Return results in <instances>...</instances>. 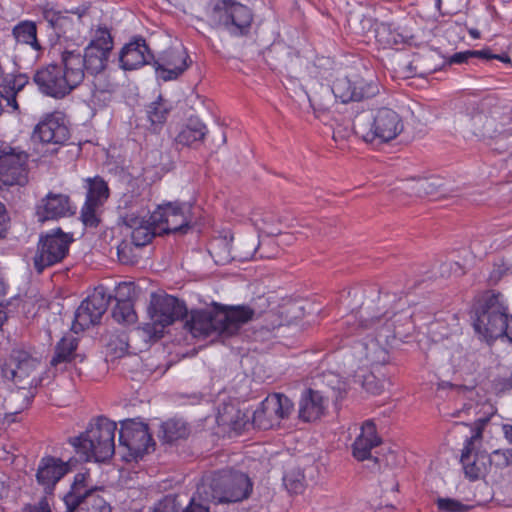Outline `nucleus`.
Segmentation results:
<instances>
[{
	"label": "nucleus",
	"mask_w": 512,
	"mask_h": 512,
	"mask_svg": "<svg viewBox=\"0 0 512 512\" xmlns=\"http://www.w3.org/2000/svg\"><path fill=\"white\" fill-rule=\"evenodd\" d=\"M188 207L182 203H165L159 205L152 213L144 201L137 202L123 216L134 246L148 244L156 234L176 232L187 226Z\"/></svg>",
	"instance_id": "f257e3e1"
},
{
	"label": "nucleus",
	"mask_w": 512,
	"mask_h": 512,
	"mask_svg": "<svg viewBox=\"0 0 512 512\" xmlns=\"http://www.w3.org/2000/svg\"><path fill=\"white\" fill-rule=\"evenodd\" d=\"M292 401L285 395L274 393L268 395L253 412L251 421L246 412L229 403L219 408L216 421L223 427L224 433L236 434L247 429L250 425L258 429H271L280 424L293 411Z\"/></svg>",
	"instance_id": "f03ea898"
},
{
	"label": "nucleus",
	"mask_w": 512,
	"mask_h": 512,
	"mask_svg": "<svg viewBox=\"0 0 512 512\" xmlns=\"http://www.w3.org/2000/svg\"><path fill=\"white\" fill-rule=\"evenodd\" d=\"M406 306L407 301L399 299L394 307L384 312L361 310L358 327L366 333L364 341L373 339L387 348L395 339L406 338L414 330L412 311Z\"/></svg>",
	"instance_id": "7ed1b4c3"
},
{
	"label": "nucleus",
	"mask_w": 512,
	"mask_h": 512,
	"mask_svg": "<svg viewBox=\"0 0 512 512\" xmlns=\"http://www.w3.org/2000/svg\"><path fill=\"white\" fill-rule=\"evenodd\" d=\"M39 363L35 358L23 351H14L9 360L1 367L2 377L13 380L21 386L12 391L4 400V419L8 423L17 421V415L30 405V397L26 393L29 388L42 385L43 378L32 376Z\"/></svg>",
	"instance_id": "20e7f679"
},
{
	"label": "nucleus",
	"mask_w": 512,
	"mask_h": 512,
	"mask_svg": "<svg viewBox=\"0 0 512 512\" xmlns=\"http://www.w3.org/2000/svg\"><path fill=\"white\" fill-rule=\"evenodd\" d=\"M83 79L82 56L76 50H65L61 56V65H48L34 75L39 90L57 99L68 95Z\"/></svg>",
	"instance_id": "39448f33"
},
{
	"label": "nucleus",
	"mask_w": 512,
	"mask_h": 512,
	"mask_svg": "<svg viewBox=\"0 0 512 512\" xmlns=\"http://www.w3.org/2000/svg\"><path fill=\"white\" fill-rule=\"evenodd\" d=\"M388 361L387 348L371 339L354 344L351 354L347 356L346 365L353 374L355 382L359 383L367 392L378 395L384 390L385 382L377 378L372 370Z\"/></svg>",
	"instance_id": "423d86ee"
},
{
	"label": "nucleus",
	"mask_w": 512,
	"mask_h": 512,
	"mask_svg": "<svg viewBox=\"0 0 512 512\" xmlns=\"http://www.w3.org/2000/svg\"><path fill=\"white\" fill-rule=\"evenodd\" d=\"M116 423L106 417L91 421L81 435L71 438L75 452L84 461L104 462L115 452Z\"/></svg>",
	"instance_id": "0eeeda50"
},
{
	"label": "nucleus",
	"mask_w": 512,
	"mask_h": 512,
	"mask_svg": "<svg viewBox=\"0 0 512 512\" xmlns=\"http://www.w3.org/2000/svg\"><path fill=\"white\" fill-rule=\"evenodd\" d=\"M251 490L252 483L246 474L221 471L204 476L196 493L203 501L228 503L247 498Z\"/></svg>",
	"instance_id": "6e6552de"
},
{
	"label": "nucleus",
	"mask_w": 512,
	"mask_h": 512,
	"mask_svg": "<svg viewBox=\"0 0 512 512\" xmlns=\"http://www.w3.org/2000/svg\"><path fill=\"white\" fill-rule=\"evenodd\" d=\"M403 129L404 124L400 115L387 107L363 111L356 116L353 124L355 134L367 143L389 142Z\"/></svg>",
	"instance_id": "1a4fd4ad"
},
{
	"label": "nucleus",
	"mask_w": 512,
	"mask_h": 512,
	"mask_svg": "<svg viewBox=\"0 0 512 512\" xmlns=\"http://www.w3.org/2000/svg\"><path fill=\"white\" fill-rule=\"evenodd\" d=\"M510 116L500 107L473 112L466 118V126L471 133L483 141H494L496 150H507L512 147V132L506 126Z\"/></svg>",
	"instance_id": "9d476101"
},
{
	"label": "nucleus",
	"mask_w": 512,
	"mask_h": 512,
	"mask_svg": "<svg viewBox=\"0 0 512 512\" xmlns=\"http://www.w3.org/2000/svg\"><path fill=\"white\" fill-rule=\"evenodd\" d=\"M186 312V307L177 298L165 293H153L147 308L149 322L142 327L143 333L149 339L162 337L166 327L180 319Z\"/></svg>",
	"instance_id": "9b49d317"
},
{
	"label": "nucleus",
	"mask_w": 512,
	"mask_h": 512,
	"mask_svg": "<svg viewBox=\"0 0 512 512\" xmlns=\"http://www.w3.org/2000/svg\"><path fill=\"white\" fill-rule=\"evenodd\" d=\"M506 308L498 302L495 296L490 297L475 312L473 327L480 338L486 342H492L504 337L505 325H507Z\"/></svg>",
	"instance_id": "f8f14e48"
},
{
	"label": "nucleus",
	"mask_w": 512,
	"mask_h": 512,
	"mask_svg": "<svg viewBox=\"0 0 512 512\" xmlns=\"http://www.w3.org/2000/svg\"><path fill=\"white\" fill-rule=\"evenodd\" d=\"M88 480L87 472L75 475L70 491L63 498L66 512H72L84 499H87L86 506L80 512H111V507L102 497L92 494L94 486L89 485Z\"/></svg>",
	"instance_id": "ddd939ff"
},
{
	"label": "nucleus",
	"mask_w": 512,
	"mask_h": 512,
	"mask_svg": "<svg viewBox=\"0 0 512 512\" xmlns=\"http://www.w3.org/2000/svg\"><path fill=\"white\" fill-rule=\"evenodd\" d=\"M487 419H479L473 429L472 435L465 441L460 462L464 473L470 479H478L487 471L488 455L480 449L482 429Z\"/></svg>",
	"instance_id": "4468645a"
},
{
	"label": "nucleus",
	"mask_w": 512,
	"mask_h": 512,
	"mask_svg": "<svg viewBox=\"0 0 512 512\" xmlns=\"http://www.w3.org/2000/svg\"><path fill=\"white\" fill-rule=\"evenodd\" d=\"M72 241L73 238L60 229L42 236L34 256L35 269L40 273L45 268L62 261Z\"/></svg>",
	"instance_id": "2eb2a0df"
},
{
	"label": "nucleus",
	"mask_w": 512,
	"mask_h": 512,
	"mask_svg": "<svg viewBox=\"0 0 512 512\" xmlns=\"http://www.w3.org/2000/svg\"><path fill=\"white\" fill-rule=\"evenodd\" d=\"M113 49V38L106 27H97L92 30L91 39L82 56L83 71L86 69L91 74L102 72L108 63Z\"/></svg>",
	"instance_id": "dca6fc26"
},
{
	"label": "nucleus",
	"mask_w": 512,
	"mask_h": 512,
	"mask_svg": "<svg viewBox=\"0 0 512 512\" xmlns=\"http://www.w3.org/2000/svg\"><path fill=\"white\" fill-rule=\"evenodd\" d=\"M109 304L103 288L95 289L80 304L75 312L72 330L75 333L83 332L100 323Z\"/></svg>",
	"instance_id": "f3484780"
},
{
	"label": "nucleus",
	"mask_w": 512,
	"mask_h": 512,
	"mask_svg": "<svg viewBox=\"0 0 512 512\" xmlns=\"http://www.w3.org/2000/svg\"><path fill=\"white\" fill-rule=\"evenodd\" d=\"M219 305L213 303L203 309L192 310L185 323L186 329L194 338L224 336L225 326L218 319Z\"/></svg>",
	"instance_id": "a211bd4d"
},
{
	"label": "nucleus",
	"mask_w": 512,
	"mask_h": 512,
	"mask_svg": "<svg viewBox=\"0 0 512 512\" xmlns=\"http://www.w3.org/2000/svg\"><path fill=\"white\" fill-rule=\"evenodd\" d=\"M119 442L129 450L130 456L133 458L147 453L154 445L148 426L134 419L122 422Z\"/></svg>",
	"instance_id": "6ab92c4d"
},
{
	"label": "nucleus",
	"mask_w": 512,
	"mask_h": 512,
	"mask_svg": "<svg viewBox=\"0 0 512 512\" xmlns=\"http://www.w3.org/2000/svg\"><path fill=\"white\" fill-rule=\"evenodd\" d=\"M27 154L10 149L0 154V189L3 186L23 185L27 181Z\"/></svg>",
	"instance_id": "aec40b11"
},
{
	"label": "nucleus",
	"mask_w": 512,
	"mask_h": 512,
	"mask_svg": "<svg viewBox=\"0 0 512 512\" xmlns=\"http://www.w3.org/2000/svg\"><path fill=\"white\" fill-rule=\"evenodd\" d=\"M188 58L181 45L163 51L154 62L157 77L164 81L176 79L187 69Z\"/></svg>",
	"instance_id": "412c9836"
},
{
	"label": "nucleus",
	"mask_w": 512,
	"mask_h": 512,
	"mask_svg": "<svg viewBox=\"0 0 512 512\" xmlns=\"http://www.w3.org/2000/svg\"><path fill=\"white\" fill-rule=\"evenodd\" d=\"M32 138L43 144H63L69 138V130L63 115L54 112L46 115L35 127Z\"/></svg>",
	"instance_id": "4be33fe9"
},
{
	"label": "nucleus",
	"mask_w": 512,
	"mask_h": 512,
	"mask_svg": "<svg viewBox=\"0 0 512 512\" xmlns=\"http://www.w3.org/2000/svg\"><path fill=\"white\" fill-rule=\"evenodd\" d=\"M74 212L75 207L71 204L69 197L62 193H48L35 207V216L41 223L58 220Z\"/></svg>",
	"instance_id": "5701e85b"
},
{
	"label": "nucleus",
	"mask_w": 512,
	"mask_h": 512,
	"mask_svg": "<svg viewBox=\"0 0 512 512\" xmlns=\"http://www.w3.org/2000/svg\"><path fill=\"white\" fill-rule=\"evenodd\" d=\"M331 91L335 98L346 103L374 96L378 92V86L373 82H367L363 79H357L352 82L347 77H340L333 82Z\"/></svg>",
	"instance_id": "b1692460"
},
{
	"label": "nucleus",
	"mask_w": 512,
	"mask_h": 512,
	"mask_svg": "<svg viewBox=\"0 0 512 512\" xmlns=\"http://www.w3.org/2000/svg\"><path fill=\"white\" fill-rule=\"evenodd\" d=\"M133 294L134 286L132 283L122 282L116 287L117 304L113 309V318L116 322L124 325L136 323L137 314L130 300Z\"/></svg>",
	"instance_id": "393cba45"
},
{
	"label": "nucleus",
	"mask_w": 512,
	"mask_h": 512,
	"mask_svg": "<svg viewBox=\"0 0 512 512\" xmlns=\"http://www.w3.org/2000/svg\"><path fill=\"white\" fill-rule=\"evenodd\" d=\"M150 58V50L143 39L125 44L119 53V63L123 70L139 69L147 64Z\"/></svg>",
	"instance_id": "a878e982"
},
{
	"label": "nucleus",
	"mask_w": 512,
	"mask_h": 512,
	"mask_svg": "<svg viewBox=\"0 0 512 512\" xmlns=\"http://www.w3.org/2000/svg\"><path fill=\"white\" fill-rule=\"evenodd\" d=\"M71 470L69 462L55 457H44L38 467L37 480L45 490H53L55 484Z\"/></svg>",
	"instance_id": "bb28decb"
},
{
	"label": "nucleus",
	"mask_w": 512,
	"mask_h": 512,
	"mask_svg": "<svg viewBox=\"0 0 512 512\" xmlns=\"http://www.w3.org/2000/svg\"><path fill=\"white\" fill-rule=\"evenodd\" d=\"M328 400L320 391L308 389L299 403V417L307 422L319 419L325 412Z\"/></svg>",
	"instance_id": "cd10ccee"
},
{
	"label": "nucleus",
	"mask_w": 512,
	"mask_h": 512,
	"mask_svg": "<svg viewBox=\"0 0 512 512\" xmlns=\"http://www.w3.org/2000/svg\"><path fill=\"white\" fill-rule=\"evenodd\" d=\"M254 316V311L248 306H233L222 307L219 306L218 319L225 328L224 336H231L237 332L240 325L248 322Z\"/></svg>",
	"instance_id": "c85d7f7f"
},
{
	"label": "nucleus",
	"mask_w": 512,
	"mask_h": 512,
	"mask_svg": "<svg viewBox=\"0 0 512 512\" xmlns=\"http://www.w3.org/2000/svg\"><path fill=\"white\" fill-rule=\"evenodd\" d=\"M223 23L234 34H243L249 28L252 21L250 9L240 3L225 5Z\"/></svg>",
	"instance_id": "c756f323"
},
{
	"label": "nucleus",
	"mask_w": 512,
	"mask_h": 512,
	"mask_svg": "<svg viewBox=\"0 0 512 512\" xmlns=\"http://www.w3.org/2000/svg\"><path fill=\"white\" fill-rule=\"evenodd\" d=\"M379 444L380 438L377 435L374 423L366 421L353 444V456L359 461H364L370 457L371 450Z\"/></svg>",
	"instance_id": "7c9ffc66"
},
{
	"label": "nucleus",
	"mask_w": 512,
	"mask_h": 512,
	"mask_svg": "<svg viewBox=\"0 0 512 512\" xmlns=\"http://www.w3.org/2000/svg\"><path fill=\"white\" fill-rule=\"evenodd\" d=\"M77 345L76 338L72 336L63 337L57 344L55 354L50 361L49 373H51L53 369V375H55L56 372L66 369L74 357Z\"/></svg>",
	"instance_id": "2f4dec72"
},
{
	"label": "nucleus",
	"mask_w": 512,
	"mask_h": 512,
	"mask_svg": "<svg viewBox=\"0 0 512 512\" xmlns=\"http://www.w3.org/2000/svg\"><path fill=\"white\" fill-rule=\"evenodd\" d=\"M207 129L198 118H190L176 137V142L184 146H192L204 139Z\"/></svg>",
	"instance_id": "473e14b6"
},
{
	"label": "nucleus",
	"mask_w": 512,
	"mask_h": 512,
	"mask_svg": "<svg viewBox=\"0 0 512 512\" xmlns=\"http://www.w3.org/2000/svg\"><path fill=\"white\" fill-rule=\"evenodd\" d=\"M13 35L17 42L30 45L36 53L41 50V46L37 40V28L34 22H20L14 27Z\"/></svg>",
	"instance_id": "72a5a7b5"
},
{
	"label": "nucleus",
	"mask_w": 512,
	"mask_h": 512,
	"mask_svg": "<svg viewBox=\"0 0 512 512\" xmlns=\"http://www.w3.org/2000/svg\"><path fill=\"white\" fill-rule=\"evenodd\" d=\"M88 192L86 199L90 203L102 205L103 202L108 198L109 189L105 181L101 178L95 177L93 179H87Z\"/></svg>",
	"instance_id": "f704fd0d"
},
{
	"label": "nucleus",
	"mask_w": 512,
	"mask_h": 512,
	"mask_svg": "<svg viewBox=\"0 0 512 512\" xmlns=\"http://www.w3.org/2000/svg\"><path fill=\"white\" fill-rule=\"evenodd\" d=\"M116 85L111 83L107 88H102L98 84L95 85L90 98V104L94 109L106 106L112 101Z\"/></svg>",
	"instance_id": "c9c22d12"
},
{
	"label": "nucleus",
	"mask_w": 512,
	"mask_h": 512,
	"mask_svg": "<svg viewBox=\"0 0 512 512\" xmlns=\"http://www.w3.org/2000/svg\"><path fill=\"white\" fill-rule=\"evenodd\" d=\"M164 438L171 442L178 438H182L187 434V427L182 420H168L162 424Z\"/></svg>",
	"instance_id": "e433bc0d"
},
{
	"label": "nucleus",
	"mask_w": 512,
	"mask_h": 512,
	"mask_svg": "<svg viewBox=\"0 0 512 512\" xmlns=\"http://www.w3.org/2000/svg\"><path fill=\"white\" fill-rule=\"evenodd\" d=\"M168 108L162 101H156L151 103L147 109V115L152 125H162L167 117Z\"/></svg>",
	"instance_id": "4c0bfd02"
},
{
	"label": "nucleus",
	"mask_w": 512,
	"mask_h": 512,
	"mask_svg": "<svg viewBox=\"0 0 512 512\" xmlns=\"http://www.w3.org/2000/svg\"><path fill=\"white\" fill-rule=\"evenodd\" d=\"M490 465L497 468H504L512 462V450L497 449L488 456Z\"/></svg>",
	"instance_id": "58836bf2"
},
{
	"label": "nucleus",
	"mask_w": 512,
	"mask_h": 512,
	"mask_svg": "<svg viewBox=\"0 0 512 512\" xmlns=\"http://www.w3.org/2000/svg\"><path fill=\"white\" fill-rule=\"evenodd\" d=\"M98 206L99 205L95 203H90V201L86 199V202L81 210V217L85 226L93 227L97 225L98 219L96 209Z\"/></svg>",
	"instance_id": "ea45409f"
},
{
	"label": "nucleus",
	"mask_w": 512,
	"mask_h": 512,
	"mask_svg": "<svg viewBox=\"0 0 512 512\" xmlns=\"http://www.w3.org/2000/svg\"><path fill=\"white\" fill-rule=\"evenodd\" d=\"M324 382L334 391L338 393L337 398L341 397L342 393L346 391L347 383L342 380L338 374L327 373L324 375Z\"/></svg>",
	"instance_id": "a19ab883"
},
{
	"label": "nucleus",
	"mask_w": 512,
	"mask_h": 512,
	"mask_svg": "<svg viewBox=\"0 0 512 512\" xmlns=\"http://www.w3.org/2000/svg\"><path fill=\"white\" fill-rule=\"evenodd\" d=\"M512 389V375L495 378L491 383L492 393L501 395Z\"/></svg>",
	"instance_id": "79ce46f5"
},
{
	"label": "nucleus",
	"mask_w": 512,
	"mask_h": 512,
	"mask_svg": "<svg viewBox=\"0 0 512 512\" xmlns=\"http://www.w3.org/2000/svg\"><path fill=\"white\" fill-rule=\"evenodd\" d=\"M63 14V11L57 9L55 6L51 4H45L42 7L43 18L48 22V24L52 28L57 24V22L60 20V17H62Z\"/></svg>",
	"instance_id": "37998d69"
},
{
	"label": "nucleus",
	"mask_w": 512,
	"mask_h": 512,
	"mask_svg": "<svg viewBox=\"0 0 512 512\" xmlns=\"http://www.w3.org/2000/svg\"><path fill=\"white\" fill-rule=\"evenodd\" d=\"M118 259L123 264H133L137 256L133 253L130 244L122 242L117 248Z\"/></svg>",
	"instance_id": "c03bdc74"
},
{
	"label": "nucleus",
	"mask_w": 512,
	"mask_h": 512,
	"mask_svg": "<svg viewBox=\"0 0 512 512\" xmlns=\"http://www.w3.org/2000/svg\"><path fill=\"white\" fill-rule=\"evenodd\" d=\"M437 505L440 510L447 512H460L464 509V505L461 502L451 498H439Z\"/></svg>",
	"instance_id": "a18cd8bd"
},
{
	"label": "nucleus",
	"mask_w": 512,
	"mask_h": 512,
	"mask_svg": "<svg viewBox=\"0 0 512 512\" xmlns=\"http://www.w3.org/2000/svg\"><path fill=\"white\" fill-rule=\"evenodd\" d=\"M506 274H512V263H508L505 261H501L494 265V268L491 272V280L498 281L500 278Z\"/></svg>",
	"instance_id": "49530a36"
},
{
	"label": "nucleus",
	"mask_w": 512,
	"mask_h": 512,
	"mask_svg": "<svg viewBox=\"0 0 512 512\" xmlns=\"http://www.w3.org/2000/svg\"><path fill=\"white\" fill-rule=\"evenodd\" d=\"M437 186L438 185L433 180L418 179L415 181L414 188L416 189L418 194H433Z\"/></svg>",
	"instance_id": "de8ad7c7"
},
{
	"label": "nucleus",
	"mask_w": 512,
	"mask_h": 512,
	"mask_svg": "<svg viewBox=\"0 0 512 512\" xmlns=\"http://www.w3.org/2000/svg\"><path fill=\"white\" fill-rule=\"evenodd\" d=\"M72 24V17L69 15L68 12L65 11L62 17H60V20L57 22V24L53 27V29L58 34L66 33L72 27Z\"/></svg>",
	"instance_id": "09e8293b"
},
{
	"label": "nucleus",
	"mask_w": 512,
	"mask_h": 512,
	"mask_svg": "<svg viewBox=\"0 0 512 512\" xmlns=\"http://www.w3.org/2000/svg\"><path fill=\"white\" fill-rule=\"evenodd\" d=\"M352 130L349 127H342L341 125H338L336 128L333 129V138L335 141L337 140H343L350 136Z\"/></svg>",
	"instance_id": "8fccbe9b"
},
{
	"label": "nucleus",
	"mask_w": 512,
	"mask_h": 512,
	"mask_svg": "<svg viewBox=\"0 0 512 512\" xmlns=\"http://www.w3.org/2000/svg\"><path fill=\"white\" fill-rule=\"evenodd\" d=\"M12 305L11 302L7 304H0V329L3 327L5 322L10 317L12 310L10 309V306Z\"/></svg>",
	"instance_id": "3c124183"
},
{
	"label": "nucleus",
	"mask_w": 512,
	"mask_h": 512,
	"mask_svg": "<svg viewBox=\"0 0 512 512\" xmlns=\"http://www.w3.org/2000/svg\"><path fill=\"white\" fill-rule=\"evenodd\" d=\"M25 512H51L47 499H42L38 505L25 508Z\"/></svg>",
	"instance_id": "603ef678"
},
{
	"label": "nucleus",
	"mask_w": 512,
	"mask_h": 512,
	"mask_svg": "<svg viewBox=\"0 0 512 512\" xmlns=\"http://www.w3.org/2000/svg\"><path fill=\"white\" fill-rule=\"evenodd\" d=\"M470 57H473L472 51L458 52L451 56L450 62L460 64L466 62Z\"/></svg>",
	"instance_id": "864d4df0"
},
{
	"label": "nucleus",
	"mask_w": 512,
	"mask_h": 512,
	"mask_svg": "<svg viewBox=\"0 0 512 512\" xmlns=\"http://www.w3.org/2000/svg\"><path fill=\"white\" fill-rule=\"evenodd\" d=\"M183 512H208V508L203 504L196 503V499L192 498Z\"/></svg>",
	"instance_id": "5fc2aeb1"
},
{
	"label": "nucleus",
	"mask_w": 512,
	"mask_h": 512,
	"mask_svg": "<svg viewBox=\"0 0 512 512\" xmlns=\"http://www.w3.org/2000/svg\"><path fill=\"white\" fill-rule=\"evenodd\" d=\"M7 221H8V215H7L6 208H5L4 204L0 202V237L3 235V233L5 231Z\"/></svg>",
	"instance_id": "6e6d98bb"
},
{
	"label": "nucleus",
	"mask_w": 512,
	"mask_h": 512,
	"mask_svg": "<svg viewBox=\"0 0 512 512\" xmlns=\"http://www.w3.org/2000/svg\"><path fill=\"white\" fill-rule=\"evenodd\" d=\"M506 323L507 325H505L506 327L504 337L507 338V340L512 343V316L507 315Z\"/></svg>",
	"instance_id": "4d7b16f0"
},
{
	"label": "nucleus",
	"mask_w": 512,
	"mask_h": 512,
	"mask_svg": "<svg viewBox=\"0 0 512 512\" xmlns=\"http://www.w3.org/2000/svg\"><path fill=\"white\" fill-rule=\"evenodd\" d=\"M473 57H480L485 59H493L494 54H492L489 50H479V51H472Z\"/></svg>",
	"instance_id": "13d9d810"
},
{
	"label": "nucleus",
	"mask_w": 512,
	"mask_h": 512,
	"mask_svg": "<svg viewBox=\"0 0 512 512\" xmlns=\"http://www.w3.org/2000/svg\"><path fill=\"white\" fill-rule=\"evenodd\" d=\"M503 432L505 438L508 440L510 444H512V425H503Z\"/></svg>",
	"instance_id": "bf43d9fd"
},
{
	"label": "nucleus",
	"mask_w": 512,
	"mask_h": 512,
	"mask_svg": "<svg viewBox=\"0 0 512 512\" xmlns=\"http://www.w3.org/2000/svg\"><path fill=\"white\" fill-rule=\"evenodd\" d=\"M493 59H497L503 63H510L511 62V59L508 55L506 54H502V55H497V54H494L493 56Z\"/></svg>",
	"instance_id": "052dcab7"
},
{
	"label": "nucleus",
	"mask_w": 512,
	"mask_h": 512,
	"mask_svg": "<svg viewBox=\"0 0 512 512\" xmlns=\"http://www.w3.org/2000/svg\"><path fill=\"white\" fill-rule=\"evenodd\" d=\"M7 288L8 287L6 282L2 278H0V298L6 295Z\"/></svg>",
	"instance_id": "680f3d73"
},
{
	"label": "nucleus",
	"mask_w": 512,
	"mask_h": 512,
	"mask_svg": "<svg viewBox=\"0 0 512 512\" xmlns=\"http://www.w3.org/2000/svg\"><path fill=\"white\" fill-rule=\"evenodd\" d=\"M469 35L473 38V39H478L480 37V32L477 30V29H470L469 30Z\"/></svg>",
	"instance_id": "e2e57ef3"
},
{
	"label": "nucleus",
	"mask_w": 512,
	"mask_h": 512,
	"mask_svg": "<svg viewBox=\"0 0 512 512\" xmlns=\"http://www.w3.org/2000/svg\"><path fill=\"white\" fill-rule=\"evenodd\" d=\"M449 335H450V333H449L448 331H446V332H441V333H439V336H438V337H437L436 335L434 336V340H435V341H438V340H440V339H442V338L448 337Z\"/></svg>",
	"instance_id": "0e129e2a"
},
{
	"label": "nucleus",
	"mask_w": 512,
	"mask_h": 512,
	"mask_svg": "<svg viewBox=\"0 0 512 512\" xmlns=\"http://www.w3.org/2000/svg\"><path fill=\"white\" fill-rule=\"evenodd\" d=\"M293 492L297 493L299 492L301 489H302V483L301 482H298L295 484L294 487H291L290 488Z\"/></svg>",
	"instance_id": "69168bd1"
},
{
	"label": "nucleus",
	"mask_w": 512,
	"mask_h": 512,
	"mask_svg": "<svg viewBox=\"0 0 512 512\" xmlns=\"http://www.w3.org/2000/svg\"><path fill=\"white\" fill-rule=\"evenodd\" d=\"M439 323H432L430 326V332L435 333L438 330Z\"/></svg>",
	"instance_id": "338daca9"
},
{
	"label": "nucleus",
	"mask_w": 512,
	"mask_h": 512,
	"mask_svg": "<svg viewBox=\"0 0 512 512\" xmlns=\"http://www.w3.org/2000/svg\"><path fill=\"white\" fill-rule=\"evenodd\" d=\"M309 101H310L311 107H312L315 111H317L316 104H315L314 100H313V99H311V98H309Z\"/></svg>",
	"instance_id": "774afa93"
}]
</instances>
